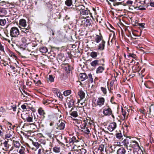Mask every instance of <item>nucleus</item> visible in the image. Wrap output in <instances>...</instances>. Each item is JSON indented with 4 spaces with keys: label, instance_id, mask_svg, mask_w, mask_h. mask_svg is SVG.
<instances>
[{
    "label": "nucleus",
    "instance_id": "obj_1",
    "mask_svg": "<svg viewBox=\"0 0 154 154\" xmlns=\"http://www.w3.org/2000/svg\"><path fill=\"white\" fill-rule=\"evenodd\" d=\"M22 118L25 121H26L28 122H33L30 125H34L35 123H38V118H36V116L34 113H31L30 114L28 112L22 115Z\"/></svg>",
    "mask_w": 154,
    "mask_h": 154
},
{
    "label": "nucleus",
    "instance_id": "obj_2",
    "mask_svg": "<svg viewBox=\"0 0 154 154\" xmlns=\"http://www.w3.org/2000/svg\"><path fill=\"white\" fill-rule=\"evenodd\" d=\"M66 142V146L68 147H72L71 149H74L75 146H76V144H75L79 141L78 138L75 136H73L72 138L67 137L65 138Z\"/></svg>",
    "mask_w": 154,
    "mask_h": 154
},
{
    "label": "nucleus",
    "instance_id": "obj_3",
    "mask_svg": "<svg viewBox=\"0 0 154 154\" xmlns=\"http://www.w3.org/2000/svg\"><path fill=\"white\" fill-rule=\"evenodd\" d=\"M78 9L80 12L81 16H83L84 18H86L85 16L88 15L90 13V11L87 8H85L82 5H79L78 6Z\"/></svg>",
    "mask_w": 154,
    "mask_h": 154
},
{
    "label": "nucleus",
    "instance_id": "obj_4",
    "mask_svg": "<svg viewBox=\"0 0 154 154\" xmlns=\"http://www.w3.org/2000/svg\"><path fill=\"white\" fill-rule=\"evenodd\" d=\"M10 35L12 38L18 37L20 35V32L18 28L15 26L11 27L10 30Z\"/></svg>",
    "mask_w": 154,
    "mask_h": 154
},
{
    "label": "nucleus",
    "instance_id": "obj_5",
    "mask_svg": "<svg viewBox=\"0 0 154 154\" xmlns=\"http://www.w3.org/2000/svg\"><path fill=\"white\" fill-rule=\"evenodd\" d=\"M122 114L123 116H121L120 117H119V121L120 122L126 120L128 119L129 115L128 110H124L123 108H122Z\"/></svg>",
    "mask_w": 154,
    "mask_h": 154
},
{
    "label": "nucleus",
    "instance_id": "obj_6",
    "mask_svg": "<svg viewBox=\"0 0 154 154\" xmlns=\"http://www.w3.org/2000/svg\"><path fill=\"white\" fill-rule=\"evenodd\" d=\"M31 30L29 28H22L20 32V35L28 36L31 35Z\"/></svg>",
    "mask_w": 154,
    "mask_h": 154
},
{
    "label": "nucleus",
    "instance_id": "obj_7",
    "mask_svg": "<svg viewBox=\"0 0 154 154\" xmlns=\"http://www.w3.org/2000/svg\"><path fill=\"white\" fill-rule=\"evenodd\" d=\"M132 140L130 138H126L123 141L122 143L124 146L127 149L129 150L130 149H129L128 148H131V145Z\"/></svg>",
    "mask_w": 154,
    "mask_h": 154
},
{
    "label": "nucleus",
    "instance_id": "obj_8",
    "mask_svg": "<svg viewBox=\"0 0 154 154\" xmlns=\"http://www.w3.org/2000/svg\"><path fill=\"white\" fill-rule=\"evenodd\" d=\"M96 101V105L101 107L104 105L105 99L104 97H99Z\"/></svg>",
    "mask_w": 154,
    "mask_h": 154
},
{
    "label": "nucleus",
    "instance_id": "obj_9",
    "mask_svg": "<svg viewBox=\"0 0 154 154\" xmlns=\"http://www.w3.org/2000/svg\"><path fill=\"white\" fill-rule=\"evenodd\" d=\"M7 138H10L11 141H12L15 138L14 133L13 131H10L8 133L5 135V138L7 139Z\"/></svg>",
    "mask_w": 154,
    "mask_h": 154
},
{
    "label": "nucleus",
    "instance_id": "obj_10",
    "mask_svg": "<svg viewBox=\"0 0 154 154\" xmlns=\"http://www.w3.org/2000/svg\"><path fill=\"white\" fill-rule=\"evenodd\" d=\"M103 113L105 116H110L112 114V111L111 109L108 106L103 109Z\"/></svg>",
    "mask_w": 154,
    "mask_h": 154
},
{
    "label": "nucleus",
    "instance_id": "obj_11",
    "mask_svg": "<svg viewBox=\"0 0 154 154\" xmlns=\"http://www.w3.org/2000/svg\"><path fill=\"white\" fill-rule=\"evenodd\" d=\"M21 41L23 43L26 44V45H28L29 44V46H30L31 45L30 43L31 41L30 40V38L27 37V36H23L21 39Z\"/></svg>",
    "mask_w": 154,
    "mask_h": 154
},
{
    "label": "nucleus",
    "instance_id": "obj_12",
    "mask_svg": "<svg viewBox=\"0 0 154 154\" xmlns=\"http://www.w3.org/2000/svg\"><path fill=\"white\" fill-rule=\"evenodd\" d=\"M131 143V148L136 147V149L138 151L140 149L142 151V150L139 146L138 143L137 141L132 140Z\"/></svg>",
    "mask_w": 154,
    "mask_h": 154
},
{
    "label": "nucleus",
    "instance_id": "obj_13",
    "mask_svg": "<svg viewBox=\"0 0 154 154\" xmlns=\"http://www.w3.org/2000/svg\"><path fill=\"white\" fill-rule=\"evenodd\" d=\"M116 127V124L113 122L110 123L108 126V129L110 131H113Z\"/></svg>",
    "mask_w": 154,
    "mask_h": 154
},
{
    "label": "nucleus",
    "instance_id": "obj_14",
    "mask_svg": "<svg viewBox=\"0 0 154 154\" xmlns=\"http://www.w3.org/2000/svg\"><path fill=\"white\" fill-rule=\"evenodd\" d=\"M53 91L54 93H55L56 95L61 99L63 98L62 94L60 92V90L57 88H54Z\"/></svg>",
    "mask_w": 154,
    "mask_h": 154
},
{
    "label": "nucleus",
    "instance_id": "obj_15",
    "mask_svg": "<svg viewBox=\"0 0 154 154\" xmlns=\"http://www.w3.org/2000/svg\"><path fill=\"white\" fill-rule=\"evenodd\" d=\"M104 40L103 37L101 34L100 33L99 35H97L95 37V41L97 43H99L101 41Z\"/></svg>",
    "mask_w": 154,
    "mask_h": 154
},
{
    "label": "nucleus",
    "instance_id": "obj_16",
    "mask_svg": "<svg viewBox=\"0 0 154 154\" xmlns=\"http://www.w3.org/2000/svg\"><path fill=\"white\" fill-rule=\"evenodd\" d=\"M126 152V150L123 147H120L118 149L116 154H125Z\"/></svg>",
    "mask_w": 154,
    "mask_h": 154
},
{
    "label": "nucleus",
    "instance_id": "obj_17",
    "mask_svg": "<svg viewBox=\"0 0 154 154\" xmlns=\"http://www.w3.org/2000/svg\"><path fill=\"white\" fill-rule=\"evenodd\" d=\"M64 66V69L67 73H69L71 70V66L68 63L63 64Z\"/></svg>",
    "mask_w": 154,
    "mask_h": 154
},
{
    "label": "nucleus",
    "instance_id": "obj_18",
    "mask_svg": "<svg viewBox=\"0 0 154 154\" xmlns=\"http://www.w3.org/2000/svg\"><path fill=\"white\" fill-rule=\"evenodd\" d=\"M38 113L40 116L44 118L45 117V115L46 113L42 107H40L38 108Z\"/></svg>",
    "mask_w": 154,
    "mask_h": 154
},
{
    "label": "nucleus",
    "instance_id": "obj_19",
    "mask_svg": "<svg viewBox=\"0 0 154 154\" xmlns=\"http://www.w3.org/2000/svg\"><path fill=\"white\" fill-rule=\"evenodd\" d=\"M105 43V41L104 40H102L98 46V49L101 51L103 50L104 49Z\"/></svg>",
    "mask_w": 154,
    "mask_h": 154
},
{
    "label": "nucleus",
    "instance_id": "obj_20",
    "mask_svg": "<svg viewBox=\"0 0 154 154\" xmlns=\"http://www.w3.org/2000/svg\"><path fill=\"white\" fill-rule=\"evenodd\" d=\"M145 86L149 88H151L153 87V84L152 82L149 81H147L144 84Z\"/></svg>",
    "mask_w": 154,
    "mask_h": 154
},
{
    "label": "nucleus",
    "instance_id": "obj_21",
    "mask_svg": "<svg viewBox=\"0 0 154 154\" xmlns=\"http://www.w3.org/2000/svg\"><path fill=\"white\" fill-rule=\"evenodd\" d=\"M79 76L81 80L82 81L85 80L88 78V76L85 73H80Z\"/></svg>",
    "mask_w": 154,
    "mask_h": 154
},
{
    "label": "nucleus",
    "instance_id": "obj_22",
    "mask_svg": "<svg viewBox=\"0 0 154 154\" xmlns=\"http://www.w3.org/2000/svg\"><path fill=\"white\" fill-rule=\"evenodd\" d=\"M76 1V0H66L65 3L66 6L70 7L72 5L73 2L75 3Z\"/></svg>",
    "mask_w": 154,
    "mask_h": 154
},
{
    "label": "nucleus",
    "instance_id": "obj_23",
    "mask_svg": "<svg viewBox=\"0 0 154 154\" xmlns=\"http://www.w3.org/2000/svg\"><path fill=\"white\" fill-rule=\"evenodd\" d=\"M7 11L4 8H0V16L3 17L5 16L7 14Z\"/></svg>",
    "mask_w": 154,
    "mask_h": 154
},
{
    "label": "nucleus",
    "instance_id": "obj_24",
    "mask_svg": "<svg viewBox=\"0 0 154 154\" xmlns=\"http://www.w3.org/2000/svg\"><path fill=\"white\" fill-rule=\"evenodd\" d=\"M65 124L64 122H62L58 125L56 129L59 130H63L65 128Z\"/></svg>",
    "mask_w": 154,
    "mask_h": 154
},
{
    "label": "nucleus",
    "instance_id": "obj_25",
    "mask_svg": "<svg viewBox=\"0 0 154 154\" xmlns=\"http://www.w3.org/2000/svg\"><path fill=\"white\" fill-rule=\"evenodd\" d=\"M3 144L4 146V147L3 148V149L5 151H7L8 150L10 145L8 144L7 142L6 141H5L3 143Z\"/></svg>",
    "mask_w": 154,
    "mask_h": 154
},
{
    "label": "nucleus",
    "instance_id": "obj_26",
    "mask_svg": "<svg viewBox=\"0 0 154 154\" xmlns=\"http://www.w3.org/2000/svg\"><path fill=\"white\" fill-rule=\"evenodd\" d=\"M26 133L25 134V136L27 138L30 139L29 137L34 135L33 133H34L32 131H26Z\"/></svg>",
    "mask_w": 154,
    "mask_h": 154
},
{
    "label": "nucleus",
    "instance_id": "obj_27",
    "mask_svg": "<svg viewBox=\"0 0 154 154\" xmlns=\"http://www.w3.org/2000/svg\"><path fill=\"white\" fill-rule=\"evenodd\" d=\"M13 140V145L14 147L19 148L20 146V144L19 141Z\"/></svg>",
    "mask_w": 154,
    "mask_h": 154
},
{
    "label": "nucleus",
    "instance_id": "obj_28",
    "mask_svg": "<svg viewBox=\"0 0 154 154\" xmlns=\"http://www.w3.org/2000/svg\"><path fill=\"white\" fill-rule=\"evenodd\" d=\"M19 24L22 26L25 27L26 25V20L24 19H20L19 21Z\"/></svg>",
    "mask_w": 154,
    "mask_h": 154
},
{
    "label": "nucleus",
    "instance_id": "obj_29",
    "mask_svg": "<svg viewBox=\"0 0 154 154\" xmlns=\"http://www.w3.org/2000/svg\"><path fill=\"white\" fill-rule=\"evenodd\" d=\"M104 67L102 66H99L97 69L96 73H101L104 71Z\"/></svg>",
    "mask_w": 154,
    "mask_h": 154
},
{
    "label": "nucleus",
    "instance_id": "obj_30",
    "mask_svg": "<svg viewBox=\"0 0 154 154\" xmlns=\"http://www.w3.org/2000/svg\"><path fill=\"white\" fill-rule=\"evenodd\" d=\"M78 95L81 100H82L85 98V93L82 90H80L78 92Z\"/></svg>",
    "mask_w": 154,
    "mask_h": 154
},
{
    "label": "nucleus",
    "instance_id": "obj_31",
    "mask_svg": "<svg viewBox=\"0 0 154 154\" xmlns=\"http://www.w3.org/2000/svg\"><path fill=\"white\" fill-rule=\"evenodd\" d=\"M99 60H96L93 61L91 63V65L93 67H95L97 65H99Z\"/></svg>",
    "mask_w": 154,
    "mask_h": 154
},
{
    "label": "nucleus",
    "instance_id": "obj_32",
    "mask_svg": "<svg viewBox=\"0 0 154 154\" xmlns=\"http://www.w3.org/2000/svg\"><path fill=\"white\" fill-rule=\"evenodd\" d=\"M91 21L90 19H87L85 21L84 24L87 27H89L91 25Z\"/></svg>",
    "mask_w": 154,
    "mask_h": 154
},
{
    "label": "nucleus",
    "instance_id": "obj_33",
    "mask_svg": "<svg viewBox=\"0 0 154 154\" xmlns=\"http://www.w3.org/2000/svg\"><path fill=\"white\" fill-rule=\"evenodd\" d=\"M39 50L40 52L42 53H45L48 51V49L46 47H42L40 48Z\"/></svg>",
    "mask_w": 154,
    "mask_h": 154
},
{
    "label": "nucleus",
    "instance_id": "obj_34",
    "mask_svg": "<svg viewBox=\"0 0 154 154\" xmlns=\"http://www.w3.org/2000/svg\"><path fill=\"white\" fill-rule=\"evenodd\" d=\"M64 55L62 53L59 54L57 57V60L59 62L61 61L62 60V59L63 58Z\"/></svg>",
    "mask_w": 154,
    "mask_h": 154
},
{
    "label": "nucleus",
    "instance_id": "obj_35",
    "mask_svg": "<svg viewBox=\"0 0 154 154\" xmlns=\"http://www.w3.org/2000/svg\"><path fill=\"white\" fill-rule=\"evenodd\" d=\"M25 148H26L25 146H21L20 149L19 150L18 152L20 154H23L24 152Z\"/></svg>",
    "mask_w": 154,
    "mask_h": 154
},
{
    "label": "nucleus",
    "instance_id": "obj_36",
    "mask_svg": "<svg viewBox=\"0 0 154 154\" xmlns=\"http://www.w3.org/2000/svg\"><path fill=\"white\" fill-rule=\"evenodd\" d=\"M32 144L35 146L37 149L40 146H41L40 143L36 141H34L32 140Z\"/></svg>",
    "mask_w": 154,
    "mask_h": 154
},
{
    "label": "nucleus",
    "instance_id": "obj_37",
    "mask_svg": "<svg viewBox=\"0 0 154 154\" xmlns=\"http://www.w3.org/2000/svg\"><path fill=\"white\" fill-rule=\"evenodd\" d=\"M110 1L113 2V5L114 6H118L122 4V2H117L116 0H109Z\"/></svg>",
    "mask_w": 154,
    "mask_h": 154
},
{
    "label": "nucleus",
    "instance_id": "obj_38",
    "mask_svg": "<svg viewBox=\"0 0 154 154\" xmlns=\"http://www.w3.org/2000/svg\"><path fill=\"white\" fill-rule=\"evenodd\" d=\"M90 55L92 58L95 59L97 56V54L96 52L93 51L90 53Z\"/></svg>",
    "mask_w": 154,
    "mask_h": 154
},
{
    "label": "nucleus",
    "instance_id": "obj_39",
    "mask_svg": "<svg viewBox=\"0 0 154 154\" xmlns=\"http://www.w3.org/2000/svg\"><path fill=\"white\" fill-rule=\"evenodd\" d=\"M6 113V110L3 107H0V115H4Z\"/></svg>",
    "mask_w": 154,
    "mask_h": 154
},
{
    "label": "nucleus",
    "instance_id": "obj_40",
    "mask_svg": "<svg viewBox=\"0 0 154 154\" xmlns=\"http://www.w3.org/2000/svg\"><path fill=\"white\" fill-rule=\"evenodd\" d=\"M71 93V91L70 90H68L63 92V94L65 96H67L70 95Z\"/></svg>",
    "mask_w": 154,
    "mask_h": 154
},
{
    "label": "nucleus",
    "instance_id": "obj_41",
    "mask_svg": "<svg viewBox=\"0 0 154 154\" xmlns=\"http://www.w3.org/2000/svg\"><path fill=\"white\" fill-rule=\"evenodd\" d=\"M116 137L118 139H120L122 137V135L121 132L119 131V132L116 133Z\"/></svg>",
    "mask_w": 154,
    "mask_h": 154
},
{
    "label": "nucleus",
    "instance_id": "obj_42",
    "mask_svg": "<svg viewBox=\"0 0 154 154\" xmlns=\"http://www.w3.org/2000/svg\"><path fill=\"white\" fill-rule=\"evenodd\" d=\"M70 115L75 118L76 117L78 116V113L76 111L72 112L70 114Z\"/></svg>",
    "mask_w": 154,
    "mask_h": 154
},
{
    "label": "nucleus",
    "instance_id": "obj_43",
    "mask_svg": "<svg viewBox=\"0 0 154 154\" xmlns=\"http://www.w3.org/2000/svg\"><path fill=\"white\" fill-rule=\"evenodd\" d=\"M74 104V101L73 100H71L69 101L68 103V105L69 108H70L72 107Z\"/></svg>",
    "mask_w": 154,
    "mask_h": 154
},
{
    "label": "nucleus",
    "instance_id": "obj_44",
    "mask_svg": "<svg viewBox=\"0 0 154 154\" xmlns=\"http://www.w3.org/2000/svg\"><path fill=\"white\" fill-rule=\"evenodd\" d=\"M6 23V21L5 19H0V26H4Z\"/></svg>",
    "mask_w": 154,
    "mask_h": 154
},
{
    "label": "nucleus",
    "instance_id": "obj_45",
    "mask_svg": "<svg viewBox=\"0 0 154 154\" xmlns=\"http://www.w3.org/2000/svg\"><path fill=\"white\" fill-rule=\"evenodd\" d=\"M105 146L104 145L101 144L100 145L98 149V150L100 151V152H102L104 151Z\"/></svg>",
    "mask_w": 154,
    "mask_h": 154
},
{
    "label": "nucleus",
    "instance_id": "obj_46",
    "mask_svg": "<svg viewBox=\"0 0 154 154\" xmlns=\"http://www.w3.org/2000/svg\"><path fill=\"white\" fill-rule=\"evenodd\" d=\"M53 151L56 152H59L60 151V148L57 146H55L53 148Z\"/></svg>",
    "mask_w": 154,
    "mask_h": 154
},
{
    "label": "nucleus",
    "instance_id": "obj_47",
    "mask_svg": "<svg viewBox=\"0 0 154 154\" xmlns=\"http://www.w3.org/2000/svg\"><path fill=\"white\" fill-rule=\"evenodd\" d=\"M79 154H86V149L83 148L78 150Z\"/></svg>",
    "mask_w": 154,
    "mask_h": 154
},
{
    "label": "nucleus",
    "instance_id": "obj_48",
    "mask_svg": "<svg viewBox=\"0 0 154 154\" xmlns=\"http://www.w3.org/2000/svg\"><path fill=\"white\" fill-rule=\"evenodd\" d=\"M99 60V62H100L99 63V65H101L103 66H104V65H105L104 63V59L102 58V59H100V60Z\"/></svg>",
    "mask_w": 154,
    "mask_h": 154
},
{
    "label": "nucleus",
    "instance_id": "obj_49",
    "mask_svg": "<svg viewBox=\"0 0 154 154\" xmlns=\"http://www.w3.org/2000/svg\"><path fill=\"white\" fill-rule=\"evenodd\" d=\"M21 107L22 109L24 110H27L26 108L27 107V103H24L23 105H22Z\"/></svg>",
    "mask_w": 154,
    "mask_h": 154
},
{
    "label": "nucleus",
    "instance_id": "obj_50",
    "mask_svg": "<svg viewBox=\"0 0 154 154\" xmlns=\"http://www.w3.org/2000/svg\"><path fill=\"white\" fill-rule=\"evenodd\" d=\"M48 80L51 82H53L54 81V79L52 75H50L49 76Z\"/></svg>",
    "mask_w": 154,
    "mask_h": 154
},
{
    "label": "nucleus",
    "instance_id": "obj_51",
    "mask_svg": "<svg viewBox=\"0 0 154 154\" xmlns=\"http://www.w3.org/2000/svg\"><path fill=\"white\" fill-rule=\"evenodd\" d=\"M118 147V146H116L115 145H113L112 146H111L110 148L112 149L113 151H116V149H117V147Z\"/></svg>",
    "mask_w": 154,
    "mask_h": 154
},
{
    "label": "nucleus",
    "instance_id": "obj_52",
    "mask_svg": "<svg viewBox=\"0 0 154 154\" xmlns=\"http://www.w3.org/2000/svg\"><path fill=\"white\" fill-rule=\"evenodd\" d=\"M101 90L104 94L105 95L106 94L107 91L106 88L103 87H101Z\"/></svg>",
    "mask_w": 154,
    "mask_h": 154
},
{
    "label": "nucleus",
    "instance_id": "obj_53",
    "mask_svg": "<svg viewBox=\"0 0 154 154\" xmlns=\"http://www.w3.org/2000/svg\"><path fill=\"white\" fill-rule=\"evenodd\" d=\"M88 78L89 81L92 83L93 82V79L92 78V75L90 73L88 75Z\"/></svg>",
    "mask_w": 154,
    "mask_h": 154
},
{
    "label": "nucleus",
    "instance_id": "obj_54",
    "mask_svg": "<svg viewBox=\"0 0 154 154\" xmlns=\"http://www.w3.org/2000/svg\"><path fill=\"white\" fill-rule=\"evenodd\" d=\"M126 154H135L134 151H132V149L131 148H130Z\"/></svg>",
    "mask_w": 154,
    "mask_h": 154
},
{
    "label": "nucleus",
    "instance_id": "obj_55",
    "mask_svg": "<svg viewBox=\"0 0 154 154\" xmlns=\"http://www.w3.org/2000/svg\"><path fill=\"white\" fill-rule=\"evenodd\" d=\"M50 101L48 100H43V103L45 105H47L49 103Z\"/></svg>",
    "mask_w": 154,
    "mask_h": 154
},
{
    "label": "nucleus",
    "instance_id": "obj_56",
    "mask_svg": "<svg viewBox=\"0 0 154 154\" xmlns=\"http://www.w3.org/2000/svg\"><path fill=\"white\" fill-rule=\"evenodd\" d=\"M139 111L142 114H145L146 112L145 109L143 108H141L139 109Z\"/></svg>",
    "mask_w": 154,
    "mask_h": 154
},
{
    "label": "nucleus",
    "instance_id": "obj_57",
    "mask_svg": "<svg viewBox=\"0 0 154 154\" xmlns=\"http://www.w3.org/2000/svg\"><path fill=\"white\" fill-rule=\"evenodd\" d=\"M8 3V2H6L5 1H3L2 2H0V4L2 6H3L4 5H6V4Z\"/></svg>",
    "mask_w": 154,
    "mask_h": 154
},
{
    "label": "nucleus",
    "instance_id": "obj_58",
    "mask_svg": "<svg viewBox=\"0 0 154 154\" xmlns=\"http://www.w3.org/2000/svg\"><path fill=\"white\" fill-rule=\"evenodd\" d=\"M135 55L133 54H129L128 55V57H131L132 58H134L135 57Z\"/></svg>",
    "mask_w": 154,
    "mask_h": 154
},
{
    "label": "nucleus",
    "instance_id": "obj_59",
    "mask_svg": "<svg viewBox=\"0 0 154 154\" xmlns=\"http://www.w3.org/2000/svg\"><path fill=\"white\" fill-rule=\"evenodd\" d=\"M11 107L13 109V110L14 111H16L17 108L15 105H14L12 106H11Z\"/></svg>",
    "mask_w": 154,
    "mask_h": 154
},
{
    "label": "nucleus",
    "instance_id": "obj_60",
    "mask_svg": "<svg viewBox=\"0 0 154 154\" xmlns=\"http://www.w3.org/2000/svg\"><path fill=\"white\" fill-rule=\"evenodd\" d=\"M114 96H112L111 97L110 99V102L112 103H115V102H114Z\"/></svg>",
    "mask_w": 154,
    "mask_h": 154
},
{
    "label": "nucleus",
    "instance_id": "obj_61",
    "mask_svg": "<svg viewBox=\"0 0 154 154\" xmlns=\"http://www.w3.org/2000/svg\"><path fill=\"white\" fill-rule=\"evenodd\" d=\"M131 100L135 99V95L133 93H131Z\"/></svg>",
    "mask_w": 154,
    "mask_h": 154
},
{
    "label": "nucleus",
    "instance_id": "obj_62",
    "mask_svg": "<svg viewBox=\"0 0 154 154\" xmlns=\"http://www.w3.org/2000/svg\"><path fill=\"white\" fill-rule=\"evenodd\" d=\"M84 132L86 134H88L90 132V131L89 129H88L87 127L86 129L85 130Z\"/></svg>",
    "mask_w": 154,
    "mask_h": 154
},
{
    "label": "nucleus",
    "instance_id": "obj_63",
    "mask_svg": "<svg viewBox=\"0 0 154 154\" xmlns=\"http://www.w3.org/2000/svg\"><path fill=\"white\" fill-rule=\"evenodd\" d=\"M133 3V1H131V0H129L127 2V4L128 5H131Z\"/></svg>",
    "mask_w": 154,
    "mask_h": 154
},
{
    "label": "nucleus",
    "instance_id": "obj_64",
    "mask_svg": "<svg viewBox=\"0 0 154 154\" xmlns=\"http://www.w3.org/2000/svg\"><path fill=\"white\" fill-rule=\"evenodd\" d=\"M40 143H42L43 144H45L46 143V142L44 140H40Z\"/></svg>",
    "mask_w": 154,
    "mask_h": 154
}]
</instances>
